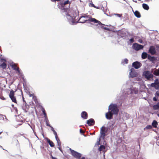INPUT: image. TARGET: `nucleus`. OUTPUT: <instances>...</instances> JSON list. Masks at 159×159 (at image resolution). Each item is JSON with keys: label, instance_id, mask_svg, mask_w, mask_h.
Returning <instances> with one entry per match:
<instances>
[{"label": "nucleus", "instance_id": "obj_1", "mask_svg": "<svg viewBox=\"0 0 159 159\" xmlns=\"http://www.w3.org/2000/svg\"><path fill=\"white\" fill-rule=\"evenodd\" d=\"M69 1L67 0L61 4V9L63 14L65 16L69 21L72 24L75 22L74 20L75 18V16L74 15V12L73 10H70L68 8L65 7V5L69 4Z\"/></svg>", "mask_w": 159, "mask_h": 159}, {"label": "nucleus", "instance_id": "obj_2", "mask_svg": "<svg viewBox=\"0 0 159 159\" xmlns=\"http://www.w3.org/2000/svg\"><path fill=\"white\" fill-rule=\"evenodd\" d=\"M83 18L84 19V20L83 21H80V23H84L85 22L89 21L90 22H94L95 23H98L96 25L97 26H98V25H103L102 24L100 21L97 20L95 18H92L91 16H90L88 15L82 16L80 18L79 20H81Z\"/></svg>", "mask_w": 159, "mask_h": 159}, {"label": "nucleus", "instance_id": "obj_3", "mask_svg": "<svg viewBox=\"0 0 159 159\" xmlns=\"http://www.w3.org/2000/svg\"><path fill=\"white\" fill-rule=\"evenodd\" d=\"M108 110L114 115H117L119 112L117 105L111 104L108 107Z\"/></svg>", "mask_w": 159, "mask_h": 159}, {"label": "nucleus", "instance_id": "obj_4", "mask_svg": "<svg viewBox=\"0 0 159 159\" xmlns=\"http://www.w3.org/2000/svg\"><path fill=\"white\" fill-rule=\"evenodd\" d=\"M152 72V71L145 70L143 72L142 75L147 80H150L153 79L154 76Z\"/></svg>", "mask_w": 159, "mask_h": 159}, {"label": "nucleus", "instance_id": "obj_5", "mask_svg": "<svg viewBox=\"0 0 159 159\" xmlns=\"http://www.w3.org/2000/svg\"><path fill=\"white\" fill-rule=\"evenodd\" d=\"M105 128L102 126L101 128L100 132V136L98 139L97 141V145L100 144V142L101 139H104L105 138Z\"/></svg>", "mask_w": 159, "mask_h": 159}, {"label": "nucleus", "instance_id": "obj_6", "mask_svg": "<svg viewBox=\"0 0 159 159\" xmlns=\"http://www.w3.org/2000/svg\"><path fill=\"white\" fill-rule=\"evenodd\" d=\"M132 47L136 51H138L143 49V46L137 43L133 44Z\"/></svg>", "mask_w": 159, "mask_h": 159}, {"label": "nucleus", "instance_id": "obj_7", "mask_svg": "<svg viewBox=\"0 0 159 159\" xmlns=\"http://www.w3.org/2000/svg\"><path fill=\"white\" fill-rule=\"evenodd\" d=\"M70 150L72 155L75 158L78 159L80 158L81 156L80 153H79L71 149L70 148Z\"/></svg>", "mask_w": 159, "mask_h": 159}, {"label": "nucleus", "instance_id": "obj_8", "mask_svg": "<svg viewBox=\"0 0 159 159\" xmlns=\"http://www.w3.org/2000/svg\"><path fill=\"white\" fill-rule=\"evenodd\" d=\"M129 77L132 78L136 77L138 74L133 68H131L130 70L129 74Z\"/></svg>", "mask_w": 159, "mask_h": 159}, {"label": "nucleus", "instance_id": "obj_9", "mask_svg": "<svg viewBox=\"0 0 159 159\" xmlns=\"http://www.w3.org/2000/svg\"><path fill=\"white\" fill-rule=\"evenodd\" d=\"M142 65V64L138 61L134 62L132 63V66L136 69H138L140 68Z\"/></svg>", "mask_w": 159, "mask_h": 159}, {"label": "nucleus", "instance_id": "obj_10", "mask_svg": "<svg viewBox=\"0 0 159 159\" xmlns=\"http://www.w3.org/2000/svg\"><path fill=\"white\" fill-rule=\"evenodd\" d=\"M9 97L12 102L16 103V99L14 96V92L13 90L10 91L9 94Z\"/></svg>", "mask_w": 159, "mask_h": 159}, {"label": "nucleus", "instance_id": "obj_11", "mask_svg": "<svg viewBox=\"0 0 159 159\" xmlns=\"http://www.w3.org/2000/svg\"><path fill=\"white\" fill-rule=\"evenodd\" d=\"M0 61L2 62V63L0 65V67L2 68L3 69H4L6 68L7 64L6 63V60L3 58H1L0 59Z\"/></svg>", "mask_w": 159, "mask_h": 159}, {"label": "nucleus", "instance_id": "obj_12", "mask_svg": "<svg viewBox=\"0 0 159 159\" xmlns=\"http://www.w3.org/2000/svg\"><path fill=\"white\" fill-rule=\"evenodd\" d=\"M148 51L152 55L155 54L156 53L155 48L153 46H150Z\"/></svg>", "mask_w": 159, "mask_h": 159}, {"label": "nucleus", "instance_id": "obj_13", "mask_svg": "<svg viewBox=\"0 0 159 159\" xmlns=\"http://www.w3.org/2000/svg\"><path fill=\"white\" fill-rule=\"evenodd\" d=\"M114 114L109 111L106 114V118L108 120H110L113 118V115Z\"/></svg>", "mask_w": 159, "mask_h": 159}, {"label": "nucleus", "instance_id": "obj_14", "mask_svg": "<svg viewBox=\"0 0 159 159\" xmlns=\"http://www.w3.org/2000/svg\"><path fill=\"white\" fill-rule=\"evenodd\" d=\"M151 86L152 87H154L157 89H159V82L158 81H155V82L151 84Z\"/></svg>", "mask_w": 159, "mask_h": 159}, {"label": "nucleus", "instance_id": "obj_15", "mask_svg": "<svg viewBox=\"0 0 159 159\" xmlns=\"http://www.w3.org/2000/svg\"><path fill=\"white\" fill-rule=\"evenodd\" d=\"M94 120L93 119H90L87 121V124L89 126L93 125L94 124Z\"/></svg>", "mask_w": 159, "mask_h": 159}, {"label": "nucleus", "instance_id": "obj_16", "mask_svg": "<svg viewBox=\"0 0 159 159\" xmlns=\"http://www.w3.org/2000/svg\"><path fill=\"white\" fill-rule=\"evenodd\" d=\"M81 117L84 119H86L88 117L87 113L85 111H83L81 113Z\"/></svg>", "mask_w": 159, "mask_h": 159}, {"label": "nucleus", "instance_id": "obj_17", "mask_svg": "<svg viewBox=\"0 0 159 159\" xmlns=\"http://www.w3.org/2000/svg\"><path fill=\"white\" fill-rule=\"evenodd\" d=\"M148 58L150 61L153 63L157 60V58L154 57H152L150 55H148Z\"/></svg>", "mask_w": 159, "mask_h": 159}, {"label": "nucleus", "instance_id": "obj_18", "mask_svg": "<svg viewBox=\"0 0 159 159\" xmlns=\"http://www.w3.org/2000/svg\"><path fill=\"white\" fill-rule=\"evenodd\" d=\"M47 142L49 144L50 146L52 147H53L54 146V144L48 138H46L45 139Z\"/></svg>", "mask_w": 159, "mask_h": 159}, {"label": "nucleus", "instance_id": "obj_19", "mask_svg": "<svg viewBox=\"0 0 159 159\" xmlns=\"http://www.w3.org/2000/svg\"><path fill=\"white\" fill-rule=\"evenodd\" d=\"M131 86L129 87L128 89L125 91V94L129 95L130 94L132 93V91L131 90Z\"/></svg>", "mask_w": 159, "mask_h": 159}, {"label": "nucleus", "instance_id": "obj_20", "mask_svg": "<svg viewBox=\"0 0 159 159\" xmlns=\"http://www.w3.org/2000/svg\"><path fill=\"white\" fill-rule=\"evenodd\" d=\"M131 90L132 91V93L135 94L137 93L138 92V89L135 87H134L133 86L131 87Z\"/></svg>", "mask_w": 159, "mask_h": 159}, {"label": "nucleus", "instance_id": "obj_21", "mask_svg": "<svg viewBox=\"0 0 159 159\" xmlns=\"http://www.w3.org/2000/svg\"><path fill=\"white\" fill-rule=\"evenodd\" d=\"M11 66L12 69L16 71L17 70V69L19 68V67H17L16 64L13 63H12L11 64Z\"/></svg>", "mask_w": 159, "mask_h": 159}, {"label": "nucleus", "instance_id": "obj_22", "mask_svg": "<svg viewBox=\"0 0 159 159\" xmlns=\"http://www.w3.org/2000/svg\"><path fill=\"white\" fill-rule=\"evenodd\" d=\"M148 55L146 52H143L141 55V57L143 59H145L148 57Z\"/></svg>", "mask_w": 159, "mask_h": 159}, {"label": "nucleus", "instance_id": "obj_23", "mask_svg": "<svg viewBox=\"0 0 159 159\" xmlns=\"http://www.w3.org/2000/svg\"><path fill=\"white\" fill-rule=\"evenodd\" d=\"M134 15L138 18H139L141 17L140 13L138 11H135L134 12Z\"/></svg>", "mask_w": 159, "mask_h": 159}, {"label": "nucleus", "instance_id": "obj_24", "mask_svg": "<svg viewBox=\"0 0 159 159\" xmlns=\"http://www.w3.org/2000/svg\"><path fill=\"white\" fill-rule=\"evenodd\" d=\"M105 146L104 145H101L100 146V147L99 148L98 150L100 151H103L104 152L105 151Z\"/></svg>", "mask_w": 159, "mask_h": 159}, {"label": "nucleus", "instance_id": "obj_25", "mask_svg": "<svg viewBox=\"0 0 159 159\" xmlns=\"http://www.w3.org/2000/svg\"><path fill=\"white\" fill-rule=\"evenodd\" d=\"M153 74L155 75H159V69H155L153 71Z\"/></svg>", "mask_w": 159, "mask_h": 159}, {"label": "nucleus", "instance_id": "obj_26", "mask_svg": "<svg viewBox=\"0 0 159 159\" xmlns=\"http://www.w3.org/2000/svg\"><path fill=\"white\" fill-rule=\"evenodd\" d=\"M143 7L145 10H148L149 9V6L146 4L143 3Z\"/></svg>", "mask_w": 159, "mask_h": 159}, {"label": "nucleus", "instance_id": "obj_27", "mask_svg": "<svg viewBox=\"0 0 159 159\" xmlns=\"http://www.w3.org/2000/svg\"><path fill=\"white\" fill-rule=\"evenodd\" d=\"M153 109L156 110L159 109V102H158L157 104L154 105L153 106Z\"/></svg>", "mask_w": 159, "mask_h": 159}, {"label": "nucleus", "instance_id": "obj_28", "mask_svg": "<svg viewBox=\"0 0 159 159\" xmlns=\"http://www.w3.org/2000/svg\"><path fill=\"white\" fill-rule=\"evenodd\" d=\"M17 74L21 77H22L23 76L22 73L20 71L19 68L17 69Z\"/></svg>", "mask_w": 159, "mask_h": 159}, {"label": "nucleus", "instance_id": "obj_29", "mask_svg": "<svg viewBox=\"0 0 159 159\" xmlns=\"http://www.w3.org/2000/svg\"><path fill=\"white\" fill-rule=\"evenodd\" d=\"M157 123L156 120H154L152 123V125L154 127H157Z\"/></svg>", "mask_w": 159, "mask_h": 159}, {"label": "nucleus", "instance_id": "obj_30", "mask_svg": "<svg viewBox=\"0 0 159 159\" xmlns=\"http://www.w3.org/2000/svg\"><path fill=\"white\" fill-rule=\"evenodd\" d=\"M103 25H98L97 26H100V27L102 28H103L105 30H108L109 29L108 28H106V27H104V28H103V25H103V24H102Z\"/></svg>", "mask_w": 159, "mask_h": 159}, {"label": "nucleus", "instance_id": "obj_31", "mask_svg": "<svg viewBox=\"0 0 159 159\" xmlns=\"http://www.w3.org/2000/svg\"><path fill=\"white\" fill-rule=\"evenodd\" d=\"M152 128V126L151 125H147L145 128L144 129H151Z\"/></svg>", "mask_w": 159, "mask_h": 159}, {"label": "nucleus", "instance_id": "obj_32", "mask_svg": "<svg viewBox=\"0 0 159 159\" xmlns=\"http://www.w3.org/2000/svg\"><path fill=\"white\" fill-rule=\"evenodd\" d=\"M28 125L30 126V128L32 129L33 130V131L34 132V134H35V135L36 136V137L38 138V137H37V136L36 135V132H34V129L33 128H32V127L29 124H28Z\"/></svg>", "mask_w": 159, "mask_h": 159}, {"label": "nucleus", "instance_id": "obj_33", "mask_svg": "<svg viewBox=\"0 0 159 159\" xmlns=\"http://www.w3.org/2000/svg\"><path fill=\"white\" fill-rule=\"evenodd\" d=\"M89 6H91L92 7H95L96 8H98V7H96L92 3H90Z\"/></svg>", "mask_w": 159, "mask_h": 159}, {"label": "nucleus", "instance_id": "obj_34", "mask_svg": "<svg viewBox=\"0 0 159 159\" xmlns=\"http://www.w3.org/2000/svg\"><path fill=\"white\" fill-rule=\"evenodd\" d=\"M46 122V125H47V126H50V125L49 124V121H48V120H47L46 121H45Z\"/></svg>", "mask_w": 159, "mask_h": 159}, {"label": "nucleus", "instance_id": "obj_35", "mask_svg": "<svg viewBox=\"0 0 159 159\" xmlns=\"http://www.w3.org/2000/svg\"><path fill=\"white\" fill-rule=\"evenodd\" d=\"M132 83V82L130 80H128L127 82V84L128 85H130V84H131Z\"/></svg>", "mask_w": 159, "mask_h": 159}, {"label": "nucleus", "instance_id": "obj_36", "mask_svg": "<svg viewBox=\"0 0 159 159\" xmlns=\"http://www.w3.org/2000/svg\"><path fill=\"white\" fill-rule=\"evenodd\" d=\"M53 132L55 136V137H57V135L56 131L55 130H54Z\"/></svg>", "mask_w": 159, "mask_h": 159}, {"label": "nucleus", "instance_id": "obj_37", "mask_svg": "<svg viewBox=\"0 0 159 159\" xmlns=\"http://www.w3.org/2000/svg\"><path fill=\"white\" fill-rule=\"evenodd\" d=\"M128 60L127 59H125L124 60V61L126 64H127L128 63Z\"/></svg>", "mask_w": 159, "mask_h": 159}, {"label": "nucleus", "instance_id": "obj_38", "mask_svg": "<svg viewBox=\"0 0 159 159\" xmlns=\"http://www.w3.org/2000/svg\"><path fill=\"white\" fill-rule=\"evenodd\" d=\"M42 112H43V115H44V116H46V113L45 112V110L44 109H43V110Z\"/></svg>", "mask_w": 159, "mask_h": 159}, {"label": "nucleus", "instance_id": "obj_39", "mask_svg": "<svg viewBox=\"0 0 159 159\" xmlns=\"http://www.w3.org/2000/svg\"><path fill=\"white\" fill-rule=\"evenodd\" d=\"M115 15H116L118 17H121V15L119 14H115Z\"/></svg>", "mask_w": 159, "mask_h": 159}, {"label": "nucleus", "instance_id": "obj_40", "mask_svg": "<svg viewBox=\"0 0 159 159\" xmlns=\"http://www.w3.org/2000/svg\"><path fill=\"white\" fill-rule=\"evenodd\" d=\"M55 139L57 141V142H60V140L58 139L57 136V137H55Z\"/></svg>", "mask_w": 159, "mask_h": 159}, {"label": "nucleus", "instance_id": "obj_41", "mask_svg": "<svg viewBox=\"0 0 159 159\" xmlns=\"http://www.w3.org/2000/svg\"><path fill=\"white\" fill-rule=\"evenodd\" d=\"M129 41L131 43H132L134 42V39L133 38H131L129 39Z\"/></svg>", "mask_w": 159, "mask_h": 159}, {"label": "nucleus", "instance_id": "obj_42", "mask_svg": "<svg viewBox=\"0 0 159 159\" xmlns=\"http://www.w3.org/2000/svg\"><path fill=\"white\" fill-rule=\"evenodd\" d=\"M22 109L25 112H26L27 111V109H26L25 108H24L23 107H22Z\"/></svg>", "mask_w": 159, "mask_h": 159}, {"label": "nucleus", "instance_id": "obj_43", "mask_svg": "<svg viewBox=\"0 0 159 159\" xmlns=\"http://www.w3.org/2000/svg\"><path fill=\"white\" fill-rule=\"evenodd\" d=\"M29 97H33V98L34 99V98H36V97H34L33 96V95L32 94H30H30H29Z\"/></svg>", "mask_w": 159, "mask_h": 159}, {"label": "nucleus", "instance_id": "obj_44", "mask_svg": "<svg viewBox=\"0 0 159 159\" xmlns=\"http://www.w3.org/2000/svg\"><path fill=\"white\" fill-rule=\"evenodd\" d=\"M153 100L154 101H157V98H156V97H153Z\"/></svg>", "mask_w": 159, "mask_h": 159}, {"label": "nucleus", "instance_id": "obj_45", "mask_svg": "<svg viewBox=\"0 0 159 159\" xmlns=\"http://www.w3.org/2000/svg\"><path fill=\"white\" fill-rule=\"evenodd\" d=\"M49 127L51 128V130H52V132H53L54 131V130H54V128H53V127L52 126H49Z\"/></svg>", "mask_w": 159, "mask_h": 159}, {"label": "nucleus", "instance_id": "obj_46", "mask_svg": "<svg viewBox=\"0 0 159 159\" xmlns=\"http://www.w3.org/2000/svg\"><path fill=\"white\" fill-rule=\"evenodd\" d=\"M156 95L159 96V91H157L156 93Z\"/></svg>", "mask_w": 159, "mask_h": 159}, {"label": "nucleus", "instance_id": "obj_47", "mask_svg": "<svg viewBox=\"0 0 159 159\" xmlns=\"http://www.w3.org/2000/svg\"><path fill=\"white\" fill-rule=\"evenodd\" d=\"M80 132L81 133H84V132L81 129H80Z\"/></svg>", "mask_w": 159, "mask_h": 159}, {"label": "nucleus", "instance_id": "obj_48", "mask_svg": "<svg viewBox=\"0 0 159 159\" xmlns=\"http://www.w3.org/2000/svg\"><path fill=\"white\" fill-rule=\"evenodd\" d=\"M57 145L58 146H61V142H57Z\"/></svg>", "mask_w": 159, "mask_h": 159}, {"label": "nucleus", "instance_id": "obj_49", "mask_svg": "<svg viewBox=\"0 0 159 159\" xmlns=\"http://www.w3.org/2000/svg\"><path fill=\"white\" fill-rule=\"evenodd\" d=\"M44 117H45V121H46L47 120H48L47 116H44Z\"/></svg>", "mask_w": 159, "mask_h": 159}, {"label": "nucleus", "instance_id": "obj_50", "mask_svg": "<svg viewBox=\"0 0 159 159\" xmlns=\"http://www.w3.org/2000/svg\"><path fill=\"white\" fill-rule=\"evenodd\" d=\"M0 98L3 100H5V98L3 97H0Z\"/></svg>", "mask_w": 159, "mask_h": 159}, {"label": "nucleus", "instance_id": "obj_51", "mask_svg": "<svg viewBox=\"0 0 159 159\" xmlns=\"http://www.w3.org/2000/svg\"><path fill=\"white\" fill-rule=\"evenodd\" d=\"M51 157L52 159H57L56 158L53 157L52 155H51Z\"/></svg>", "mask_w": 159, "mask_h": 159}, {"label": "nucleus", "instance_id": "obj_52", "mask_svg": "<svg viewBox=\"0 0 159 159\" xmlns=\"http://www.w3.org/2000/svg\"><path fill=\"white\" fill-rule=\"evenodd\" d=\"M60 147H61V146H60H60H59V147H58V149H59V150L61 151V152H62V150L61 149V148H60Z\"/></svg>", "mask_w": 159, "mask_h": 159}, {"label": "nucleus", "instance_id": "obj_53", "mask_svg": "<svg viewBox=\"0 0 159 159\" xmlns=\"http://www.w3.org/2000/svg\"><path fill=\"white\" fill-rule=\"evenodd\" d=\"M139 42L140 43H142V40H141V39H139Z\"/></svg>", "mask_w": 159, "mask_h": 159}, {"label": "nucleus", "instance_id": "obj_54", "mask_svg": "<svg viewBox=\"0 0 159 159\" xmlns=\"http://www.w3.org/2000/svg\"><path fill=\"white\" fill-rule=\"evenodd\" d=\"M51 0L52 2H54V1H58L59 0Z\"/></svg>", "mask_w": 159, "mask_h": 159}, {"label": "nucleus", "instance_id": "obj_55", "mask_svg": "<svg viewBox=\"0 0 159 159\" xmlns=\"http://www.w3.org/2000/svg\"><path fill=\"white\" fill-rule=\"evenodd\" d=\"M81 159H85V158L84 157H82Z\"/></svg>", "mask_w": 159, "mask_h": 159}, {"label": "nucleus", "instance_id": "obj_56", "mask_svg": "<svg viewBox=\"0 0 159 159\" xmlns=\"http://www.w3.org/2000/svg\"><path fill=\"white\" fill-rule=\"evenodd\" d=\"M5 119L6 120H8V119L6 118V116H5Z\"/></svg>", "mask_w": 159, "mask_h": 159}, {"label": "nucleus", "instance_id": "obj_57", "mask_svg": "<svg viewBox=\"0 0 159 159\" xmlns=\"http://www.w3.org/2000/svg\"><path fill=\"white\" fill-rule=\"evenodd\" d=\"M84 19V18L82 19L81 20H80V21H83Z\"/></svg>", "mask_w": 159, "mask_h": 159}, {"label": "nucleus", "instance_id": "obj_58", "mask_svg": "<svg viewBox=\"0 0 159 159\" xmlns=\"http://www.w3.org/2000/svg\"><path fill=\"white\" fill-rule=\"evenodd\" d=\"M15 111H17V108L15 109Z\"/></svg>", "mask_w": 159, "mask_h": 159}, {"label": "nucleus", "instance_id": "obj_59", "mask_svg": "<svg viewBox=\"0 0 159 159\" xmlns=\"http://www.w3.org/2000/svg\"><path fill=\"white\" fill-rule=\"evenodd\" d=\"M134 2H137V1H134Z\"/></svg>", "mask_w": 159, "mask_h": 159}, {"label": "nucleus", "instance_id": "obj_60", "mask_svg": "<svg viewBox=\"0 0 159 159\" xmlns=\"http://www.w3.org/2000/svg\"><path fill=\"white\" fill-rule=\"evenodd\" d=\"M134 2H137V1H134Z\"/></svg>", "mask_w": 159, "mask_h": 159}, {"label": "nucleus", "instance_id": "obj_61", "mask_svg": "<svg viewBox=\"0 0 159 159\" xmlns=\"http://www.w3.org/2000/svg\"><path fill=\"white\" fill-rule=\"evenodd\" d=\"M1 133H2L1 132H0V134H1Z\"/></svg>", "mask_w": 159, "mask_h": 159}, {"label": "nucleus", "instance_id": "obj_62", "mask_svg": "<svg viewBox=\"0 0 159 159\" xmlns=\"http://www.w3.org/2000/svg\"><path fill=\"white\" fill-rule=\"evenodd\" d=\"M68 7H69V5H68Z\"/></svg>", "mask_w": 159, "mask_h": 159}]
</instances>
